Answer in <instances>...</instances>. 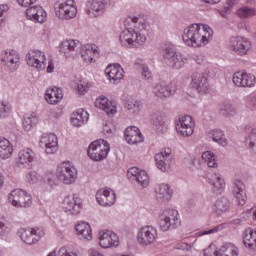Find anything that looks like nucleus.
Listing matches in <instances>:
<instances>
[{
  "instance_id": "obj_19",
  "label": "nucleus",
  "mask_w": 256,
  "mask_h": 256,
  "mask_svg": "<svg viewBox=\"0 0 256 256\" xmlns=\"http://www.w3.org/2000/svg\"><path fill=\"white\" fill-rule=\"evenodd\" d=\"M232 81L236 87H255L256 78L253 74L235 72Z\"/></svg>"
},
{
  "instance_id": "obj_38",
  "label": "nucleus",
  "mask_w": 256,
  "mask_h": 256,
  "mask_svg": "<svg viewBox=\"0 0 256 256\" xmlns=\"http://www.w3.org/2000/svg\"><path fill=\"white\" fill-rule=\"evenodd\" d=\"M219 256H239V248L232 243L223 244L218 250Z\"/></svg>"
},
{
  "instance_id": "obj_52",
  "label": "nucleus",
  "mask_w": 256,
  "mask_h": 256,
  "mask_svg": "<svg viewBox=\"0 0 256 256\" xmlns=\"http://www.w3.org/2000/svg\"><path fill=\"white\" fill-rule=\"evenodd\" d=\"M249 217H251V210L244 212L240 218L232 220L231 224L232 225H242V223H245V221H247V219H249Z\"/></svg>"
},
{
  "instance_id": "obj_37",
  "label": "nucleus",
  "mask_w": 256,
  "mask_h": 256,
  "mask_svg": "<svg viewBox=\"0 0 256 256\" xmlns=\"http://www.w3.org/2000/svg\"><path fill=\"white\" fill-rule=\"evenodd\" d=\"M124 109H126L127 113H130V115H139L143 109V103L133 99L127 100L124 104Z\"/></svg>"
},
{
  "instance_id": "obj_26",
  "label": "nucleus",
  "mask_w": 256,
  "mask_h": 256,
  "mask_svg": "<svg viewBox=\"0 0 256 256\" xmlns=\"http://www.w3.org/2000/svg\"><path fill=\"white\" fill-rule=\"evenodd\" d=\"M124 137L129 145L143 143V134H141V130L135 126L126 128L124 131Z\"/></svg>"
},
{
  "instance_id": "obj_32",
  "label": "nucleus",
  "mask_w": 256,
  "mask_h": 256,
  "mask_svg": "<svg viewBox=\"0 0 256 256\" xmlns=\"http://www.w3.org/2000/svg\"><path fill=\"white\" fill-rule=\"evenodd\" d=\"M243 244L247 249L256 250V230L246 228L242 234Z\"/></svg>"
},
{
  "instance_id": "obj_10",
  "label": "nucleus",
  "mask_w": 256,
  "mask_h": 256,
  "mask_svg": "<svg viewBox=\"0 0 256 256\" xmlns=\"http://www.w3.org/2000/svg\"><path fill=\"white\" fill-rule=\"evenodd\" d=\"M8 201L11 203V205H13V207L24 209L33 203L31 196L21 189L12 190L8 195Z\"/></svg>"
},
{
  "instance_id": "obj_42",
  "label": "nucleus",
  "mask_w": 256,
  "mask_h": 256,
  "mask_svg": "<svg viewBox=\"0 0 256 256\" xmlns=\"http://www.w3.org/2000/svg\"><path fill=\"white\" fill-rule=\"evenodd\" d=\"M231 207V203L229 202V199L222 197L218 200H216L214 204V210L216 213H227Z\"/></svg>"
},
{
  "instance_id": "obj_50",
  "label": "nucleus",
  "mask_w": 256,
  "mask_h": 256,
  "mask_svg": "<svg viewBox=\"0 0 256 256\" xmlns=\"http://www.w3.org/2000/svg\"><path fill=\"white\" fill-rule=\"evenodd\" d=\"M11 113V105L5 101L0 102V119L7 117Z\"/></svg>"
},
{
  "instance_id": "obj_63",
  "label": "nucleus",
  "mask_w": 256,
  "mask_h": 256,
  "mask_svg": "<svg viewBox=\"0 0 256 256\" xmlns=\"http://www.w3.org/2000/svg\"><path fill=\"white\" fill-rule=\"evenodd\" d=\"M227 5L225 6V11L226 13H229V11H231V8L233 7V5H235V0H227Z\"/></svg>"
},
{
  "instance_id": "obj_22",
  "label": "nucleus",
  "mask_w": 256,
  "mask_h": 256,
  "mask_svg": "<svg viewBox=\"0 0 256 256\" xmlns=\"http://www.w3.org/2000/svg\"><path fill=\"white\" fill-rule=\"evenodd\" d=\"M95 106L98 109L105 111L108 117H113V115L117 113V105L115 102L109 101V98L105 96H100L98 99H96Z\"/></svg>"
},
{
  "instance_id": "obj_28",
  "label": "nucleus",
  "mask_w": 256,
  "mask_h": 256,
  "mask_svg": "<svg viewBox=\"0 0 256 256\" xmlns=\"http://www.w3.org/2000/svg\"><path fill=\"white\" fill-rule=\"evenodd\" d=\"M232 193L238 205H245L247 201V195L245 194V184L241 180L234 181Z\"/></svg>"
},
{
  "instance_id": "obj_29",
  "label": "nucleus",
  "mask_w": 256,
  "mask_h": 256,
  "mask_svg": "<svg viewBox=\"0 0 256 256\" xmlns=\"http://www.w3.org/2000/svg\"><path fill=\"white\" fill-rule=\"evenodd\" d=\"M87 8V15L89 17H99V15H103L105 3L101 0H90L87 2Z\"/></svg>"
},
{
  "instance_id": "obj_8",
  "label": "nucleus",
  "mask_w": 256,
  "mask_h": 256,
  "mask_svg": "<svg viewBox=\"0 0 256 256\" xmlns=\"http://www.w3.org/2000/svg\"><path fill=\"white\" fill-rule=\"evenodd\" d=\"M251 47V41L241 36L232 37L228 45L229 51L239 57H245L251 51Z\"/></svg>"
},
{
  "instance_id": "obj_48",
  "label": "nucleus",
  "mask_w": 256,
  "mask_h": 256,
  "mask_svg": "<svg viewBox=\"0 0 256 256\" xmlns=\"http://www.w3.org/2000/svg\"><path fill=\"white\" fill-rule=\"evenodd\" d=\"M244 130H245V133L248 135L246 138L247 145H249V147H255L256 146V128H253L252 126H246Z\"/></svg>"
},
{
  "instance_id": "obj_36",
  "label": "nucleus",
  "mask_w": 256,
  "mask_h": 256,
  "mask_svg": "<svg viewBox=\"0 0 256 256\" xmlns=\"http://www.w3.org/2000/svg\"><path fill=\"white\" fill-rule=\"evenodd\" d=\"M11 155H13V144L5 138H0V159H9Z\"/></svg>"
},
{
  "instance_id": "obj_46",
  "label": "nucleus",
  "mask_w": 256,
  "mask_h": 256,
  "mask_svg": "<svg viewBox=\"0 0 256 256\" xmlns=\"http://www.w3.org/2000/svg\"><path fill=\"white\" fill-rule=\"evenodd\" d=\"M126 22L134 23V27L135 29H138V31H147V27H149V24L145 22L143 18H139L137 16L128 17Z\"/></svg>"
},
{
  "instance_id": "obj_18",
  "label": "nucleus",
  "mask_w": 256,
  "mask_h": 256,
  "mask_svg": "<svg viewBox=\"0 0 256 256\" xmlns=\"http://www.w3.org/2000/svg\"><path fill=\"white\" fill-rule=\"evenodd\" d=\"M96 200L102 207H111L115 205V191L111 190V188L100 189L96 193Z\"/></svg>"
},
{
  "instance_id": "obj_5",
  "label": "nucleus",
  "mask_w": 256,
  "mask_h": 256,
  "mask_svg": "<svg viewBox=\"0 0 256 256\" xmlns=\"http://www.w3.org/2000/svg\"><path fill=\"white\" fill-rule=\"evenodd\" d=\"M158 225L161 231H169L171 229H177L181 225V219H179V211L175 209H168L159 214Z\"/></svg>"
},
{
  "instance_id": "obj_17",
  "label": "nucleus",
  "mask_w": 256,
  "mask_h": 256,
  "mask_svg": "<svg viewBox=\"0 0 256 256\" xmlns=\"http://www.w3.org/2000/svg\"><path fill=\"white\" fill-rule=\"evenodd\" d=\"M63 209L68 215H79L81 213V199L75 194L66 196L63 200Z\"/></svg>"
},
{
  "instance_id": "obj_12",
  "label": "nucleus",
  "mask_w": 256,
  "mask_h": 256,
  "mask_svg": "<svg viewBox=\"0 0 256 256\" xmlns=\"http://www.w3.org/2000/svg\"><path fill=\"white\" fill-rule=\"evenodd\" d=\"M156 166L160 171L165 173L171 169V163H173V152L171 148H164L154 156Z\"/></svg>"
},
{
  "instance_id": "obj_9",
  "label": "nucleus",
  "mask_w": 256,
  "mask_h": 256,
  "mask_svg": "<svg viewBox=\"0 0 256 256\" xmlns=\"http://www.w3.org/2000/svg\"><path fill=\"white\" fill-rule=\"evenodd\" d=\"M175 129L179 137H191L195 131V120L190 115L181 116L176 121Z\"/></svg>"
},
{
  "instance_id": "obj_1",
  "label": "nucleus",
  "mask_w": 256,
  "mask_h": 256,
  "mask_svg": "<svg viewBox=\"0 0 256 256\" xmlns=\"http://www.w3.org/2000/svg\"><path fill=\"white\" fill-rule=\"evenodd\" d=\"M213 37V29L209 25L192 24L184 29L182 39L188 47H205Z\"/></svg>"
},
{
  "instance_id": "obj_27",
  "label": "nucleus",
  "mask_w": 256,
  "mask_h": 256,
  "mask_svg": "<svg viewBox=\"0 0 256 256\" xmlns=\"http://www.w3.org/2000/svg\"><path fill=\"white\" fill-rule=\"evenodd\" d=\"M45 100L49 105H58L63 100V90L53 87L46 90Z\"/></svg>"
},
{
  "instance_id": "obj_43",
  "label": "nucleus",
  "mask_w": 256,
  "mask_h": 256,
  "mask_svg": "<svg viewBox=\"0 0 256 256\" xmlns=\"http://www.w3.org/2000/svg\"><path fill=\"white\" fill-rule=\"evenodd\" d=\"M37 123H39V117H37V114L32 113L26 115L22 123L24 131H31V129H33V125H37Z\"/></svg>"
},
{
  "instance_id": "obj_44",
  "label": "nucleus",
  "mask_w": 256,
  "mask_h": 256,
  "mask_svg": "<svg viewBox=\"0 0 256 256\" xmlns=\"http://www.w3.org/2000/svg\"><path fill=\"white\" fill-rule=\"evenodd\" d=\"M202 161L210 168H217V156L211 151H205L201 155Z\"/></svg>"
},
{
  "instance_id": "obj_11",
  "label": "nucleus",
  "mask_w": 256,
  "mask_h": 256,
  "mask_svg": "<svg viewBox=\"0 0 256 256\" xmlns=\"http://www.w3.org/2000/svg\"><path fill=\"white\" fill-rule=\"evenodd\" d=\"M47 57L45 56V52L40 50H30L26 54V63L29 67H34L37 71H45L47 67Z\"/></svg>"
},
{
  "instance_id": "obj_59",
  "label": "nucleus",
  "mask_w": 256,
  "mask_h": 256,
  "mask_svg": "<svg viewBox=\"0 0 256 256\" xmlns=\"http://www.w3.org/2000/svg\"><path fill=\"white\" fill-rule=\"evenodd\" d=\"M7 11H9V6L5 4L0 5V25L5 21V13H7Z\"/></svg>"
},
{
  "instance_id": "obj_64",
  "label": "nucleus",
  "mask_w": 256,
  "mask_h": 256,
  "mask_svg": "<svg viewBox=\"0 0 256 256\" xmlns=\"http://www.w3.org/2000/svg\"><path fill=\"white\" fill-rule=\"evenodd\" d=\"M46 71H47V73H53V71H55V64H53V61L48 62Z\"/></svg>"
},
{
  "instance_id": "obj_23",
  "label": "nucleus",
  "mask_w": 256,
  "mask_h": 256,
  "mask_svg": "<svg viewBox=\"0 0 256 256\" xmlns=\"http://www.w3.org/2000/svg\"><path fill=\"white\" fill-rule=\"evenodd\" d=\"M125 71L119 64H110L105 69V75L108 77L110 83H119L124 77Z\"/></svg>"
},
{
  "instance_id": "obj_61",
  "label": "nucleus",
  "mask_w": 256,
  "mask_h": 256,
  "mask_svg": "<svg viewBox=\"0 0 256 256\" xmlns=\"http://www.w3.org/2000/svg\"><path fill=\"white\" fill-rule=\"evenodd\" d=\"M20 7H32L33 3H37V0H16Z\"/></svg>"
},
{
  "instance_id": "obj_20",
  "label": "nucleus",
  "mask_w": 256,
  "mask_h": 256,
  "mask_svg": "<svg viewBox=\"0 0 256 256\" xmlns=\"http://www.w3.org/2000/svg\"><path fill=\"white\" fill-rule=\"evenodd\" d=\"M2 61L10 71H17L21 65V56L17 50H8L2 56Z\"/></svg>"
},
{
  "instance_id": "obj_58",
  "label": "nucleus",
  "mask_w": 256,
  "mask_h": 256,
  "mask_svg": "<svg viewBox=\"0 0 256 256\" xmlns=\"http://www.w3.org/2000/svg\"><path fill=\"white\" fill-rule=\"evenodd\" d=\"M103 133H105V135H111V133H115V126L112 122H106V124L103 126Z\"/></svg>"
},
{
  "instance_id": "obj_13",
  "label": "nucleus",
  "mask_w": 256,
  "mask_h": 256,
  "mask_svg": "<svg viewBox=\"0 0 256 256\" xmlns=\"http://www.w3.org/2000/svg\"><path fill=\"white\" fill-rule=\"evenodd\" d=\"M99 245L102 249L119 247V236L110 230H100L98 232Z\"/></svg>"
},
{
  "instance_id": "obj_14",
  "label": "nucleus",
  "mask_w": 256,
  "mask_h": 256,
  "mask_svg": "<svg viewBox=\"0 0 256 256\" xmlns=\"http://www.w3.org/2000/svg\"><path fill=\"white\" fill-rule=\"evenodd\" d=\"M190 85L192 89H195L200 95H205L209 92V80L203 73L194 72L191 75Z\"/></svg>"
},
{
  "instance_id": "obj_24",
  "label": "nucleus",
  "mask_w": 256,
  "mask_h": 256,
  "mask_svg": "<svg viewBox=\"0 0 256 256\" xmlns=\"http://www.w3.org/2000/svg\"><path fill=\"white\" fill-rule=\"evenodd\" d=\"M40 143L45 147V152L48 155H53L58 149L57 136L55 134H44L41 137Z\"/></svg>"
},
{
  "instance_id": "obj_34",
  "label": "nucleus",
  "mask_w": 256,
  "mask_h": 256,
  "mask_svg": "<svg viewBox=\"0 0 256 256\" xmlns=\"http://www.w3.org/2000/svg\"><path fill=\"white\" fill-rule=\"evenodd\" d=\"M75 229L80 239H85L86 241H91V239H93V231L91 230V225H89V223H78Z\"/></svg>"
},
{
  "instance_id": "obj_39",
  "label": "nucleus",
  "mask_w": 256,
  "mask_h": 256,
  "mask_svg": "<svg viewBox=\"0 0 256 256\" xmlns=\"http://www.w3.org/2000/svg\"><path fill=\"white\" fill-rule=\"evenodd\" d=\"M18 236L26 243V245L35 244V238H33V228H20L18 230Z\"/></svg>"
},
{
  "instance_id": "obj_31",
  "label": "nucleus",
  "mask_w": 256,
  "mask_h": 256,
  "mask_svg": "<svg viewBox=\"0 0 256 256\" xmlns=\"http://www.w3.org/2000/svg\"><path fill=\"white\" fill-rule=\"evenodd\" d=\"M77 45L75 40H64L60 45V52L65 55V57H77Z\"/></svg>"
},
{
  "instance_id": "obj_21",
  "label": "nucleus",
  "mask_w": 256,
  "mask_h": 256,
  "mask_svg": "<svg viewBox=\"0 0 256 256\" xmlns=\"http://www.w3.org/2000/svg\"><path fill=\"white\" fill-rule=\"evenodd\" d=\"M26 17L34 23H45L47 21V12L41 6H30L26 9Z\"/></svg>"
},
{
  "instance_id": "obj_57",
  "label": "nucleus",
  "mask_w": 256,
  "mask_h": 256,
  "mask_svg": "<svg viewBox=\"0 0 256 256\" xmlns=\"http://www.w3.org/2000/svg\"><path fill=\"white\" fill-rule=\"evenodd\" d=\"M89 91V86L85 82H80L77 84L78 95H85Z\"/></svg>"
},
{
  "instance_id": "obj_4",
  "label": "nucleus",
  "mask_w": 256,
  "mask_h": 256,
  "mask_svg": "<svg viewBox=\"0 0 256 256\" xmlns=\"http://www.w3.org/2000/svg\"><path fill=\"white\" fill-rule=\"evenodd\" d=\"M56 177L64 185H73L77 181V168L69 161L61 162L57 167Z\"/></svg>"
},
{
  "instance_id": "obj_51",
  "label": "nucleus",
  "mask_w": 256,
  "mask_h": 256,
  "mask_svg": "<svg viewBox=\"0 0 256 256\" xmlns=\"http://www.w3.org/2000/svg\"><path fill=\"white\" fill-rule=\"evenodd\" d=\"M135 65H139L140 69H142L141 75L143 79L147 81L151 79V77H153V74L151 73V70H149L148 66H146L145 64H139L138 62H135Z\"/></svg>"
},
{
  "instance_id": "obj_47",
  "label": "nucleus",
  "mask_w": 256,
  "mask_h": 256,
  "mask_svg": "<svg viewBox=\"0 0 256 256\" xmlns=\"http://www.w3.org/2000/svg\"><path fill=\"white\" fill-rule=\"evenodd\" d=\"M236 14L240 19H249V17H256V8L241 7L236 11Z\"/></svg>"
},
{
  "instance_id": "obj_41",
  "label": "nucleus",
  "mask_w": 256,
  "mask_h": 256,
  "mask_svg": "<svg viewBox=\"0 0 256 256\" xmlns=\"http://www.w3.org/2000/svg\"><path fill=\"white\" fill-rule=\"evenodd\" d=\"M210 185L212 187L213 193H217L225 189V180L219 174H215L210 179Z\"/></svg>"
},
{
  "instance_id": "obj_40",
  "label": "nucleus",
  "mask_w": 256,
  "mask_h": 256,
  "mask_svg": "<svg viewBox=\"0 0 256 256\" xmlns=\"http://www.w3.org/2000/svg\"><path fill=\"white\" fill-rule=\"evenodd\" d=\"M208 137L212 139V141H215V143L222 145V147H226L227 145V138H225L223 131L219 129L210 131Z\"/></svg>"
},
{
  "instance_id": "obj_16",
  "label": "nucleus",
  "mask_w": 256,
  "mask_h": 256,
  "mask_svg": "<svg viewBox=\"0 0 256 256\" xmlns=\"http://www.w3.org/2000/svg\"><path fill=\"white\" fill-rule=\"evenodd\" d=\"M177 91V86L173 83L159 82L153 87V93L159 99H167L171 95H175Z\"/></svg>"
},
{
  "instance_id": "obj_3",
  "label": "nucleus",
  "mask_w": 256,
  "mask_h": 256,
  "mask_svg": "<svg viewBox=\"0 0 256 256\" xmlns=\"http://www.w3.org/2000/svg\"><path fill=\"white\" fill-rule=\"evenodd\" d=\"M119 40L123 47L137 48L145 45L147 37H145V34L130 28L121 32Z\"/></svg>"
},
{
  "instance_id": "obj_53",
  "label": "nucleus",
  "mask_w": 256,
  "mask_h": 256,
  "mask_svg": "<svg viewBox=\"0 0 256 256\" xmlns=\"http://www.w3.org/2000/svg\"><path fill=\"white\" fill-rule=\"evenodd\" d=\"M26 179L28 183L34 185L35 183H39V180L41 179V176L36 171L30 172L27 174Z\"/></svg>"
},
{
  "instance_id": "obj_6",
  "label": "nucleus",
  "mask_w": 256,
  "mask_h": 256,
  "mask_svg": "<svg viewBox=\"0 0 256 256\" xmlns=\"http://www.w3.org/2000/svg\"><path fill=\"white\" fill-rule=\"evenodd\" d=\"M163 61L172 69H182L187 63V57L181 53H177L175 48L168 46L162 51Z\"/></svg>"
},
{
  "instance_id": "obj_45",
  "label": "nucleus",
  "mask_w": 256,
  "mask_h": 256,
  "mask_svg": "<svg viewBox=\"0 0 256 256\" xmlns=\"http://www.w3.org/2000/svg\"><path fill=\"white\" fill-rule=\"evenodd\" d=\"M220 113L224 117H234V115H237V107L231 102H225L220 106Z\"/></svg>"
},
{
  "instance_id": "obj_33",
  "label": "nucleus",
  "mask_w": 256,
  "mask_h": 256,
  "mask_svg": "<svg viewBox=\"0 0 256 256\" xmlns=\"http://www.w3.org/2000/svg\"><path fill=\"white\" fill-rule=\"evenodd\" d=\"M33 161H35V152L26 148L18 152V163L24 165V167H31Z\"/></svg>"
},
{
  "instance_id": "obj_56",
  "label": "nucleus",
  "mask_w": 256,
  "mask_h": 256,
  "mask_svg": "<svg viewBox=\"0 0 256 256\" xmlns=\"http://www.w3.org/2000/svg\"><path fill=\"white\" fill-rule=\"evenodd\" d=\"M154 125L156 127V129H160L161 131H163V129H165V120H163V117L161 116H156L154 118Z\"/></svg>"
},
{
  "instance_id": "obj_15",
  "label": "nucleus",
  "mask_w": 256,
  "mask_h": 256,
  "mask_svg": "<svg viewBox=\"0 0 256 256\" xmlns=\"http://www.w3.org/2000/svg\"><path fill=\"white\" fill-rule=\"evenodd\" d=\"M140 245H151L157 241V229L153 226H143L137 234Z\"/></svg>"
},
{
  "instance_id": "obj_35",
  "label": "nucleus",
  "mask_w": 256,
  "mask_h": 256,
  "mask_svg": "<svg viewBox=\"0 0 256 256\" xmlns=\"http://www.w3.org/2000/svg\"><path fill=\"white\" fill-rule=\"evenodd\" d=\"M89 121V113L85 110H78L72 114L71 123L74 127H81Z\"/></svg>"
},
{
  "instance_id": "obj_49",
  "label": "nucleus",
  "mask_w": 256,
  "mask_h": 256,
  "mask_svg": "<svg viewBox=\"0 0 256 256\" xmlns=\"http://www.w3.org/2000/svg\"><path fill=\"white\" fill-rule=\"evenodd\" d=\"M135 181H137L138 185H141L143 188L149 187V175H147V172L144 170L139 173Z\"/></svg>"
},
{
  "instance_id": "obj_55",
  "label": "nucleus",
  "mask_w": 256,
  "mask_h": 256,
  "mask_svg": "<svg viewBox=\"0 0 256 256\" xmlns=\"http://www.w3.org/2000/svg\"><path fill=\"white\" fill-rule=\"evenodd\" d=\"M143 170H139V168L137 167H132L128 170L127 175H128V179H131V181H135L139 175V173H141Z\"/></svg>"
},
{
  "instance_id": "obj_7",
  "label": "nucleus",
  "mask_w": 256,
  "mask_h": 256,
  "mask_svg": "<svg viewBox=\"0 0 256 256\" xmlns=\"http://www.w3.org/2000/svg\"><path fill=\"white\" fill-rule=\"evenodd\" d=\"M111 147L109 143L105 140H96L92 142L87 150L88 157L92 159V161H103L109 155Z\"/></svg>"
},
{
  "instance_id": "obj_2",
  "label": "nucleus",
  "mask_w": 256,
  "mask_h": 256,
  "mask_svg": "<svg viewBox=\"0 0 256 256\" xmlns=\"http://www.w3.org/2000/svg\"><path fill=\"white\" fill-rule=\"evenodd\" d=\"M54 9L56 17L63 21H69L77 17V3L75 0H57Z\"/></svg>"
},
{
  "instance_id": "obj_25",
  "label": "nucleus",
  "mask_w": 256,
  "mask_h": 256,
  "mask_svg": "<svg viewBox=\"0 0 256 256\" xmlns=\"http://www.w3.org/2000/svg\"><path fill=\"white\" fill-rule=\"evenodd\" d=\"M80 53L85 63H95V57H99V50L95 44H86L82 46Z\"/></svg>"
},
{
  "instance_id": "obj_54",
  "label": "nucleus",
  "mask_w": 256,
  "mask_h": 256,
  "mask_svg": "<svg viewBox=\"0 0 256 256\" xmlns=\"http://www.w3.org/2000/svg\"><path fill=\"white\" fill-rule=\"evenodd\" d=\"M32 235L35 243H37L41 237H45V230L43 228H32Z\"/></svg>"
},
{
  "instance_id": "obj_60",
  "label": "nucleus",
  "mask_w": 256,
  "mask_h": 256,
  "mask_svg": "<svg viewBox=\"0 0 256 256\" xmlns=\"http://www.w3.org/2000/svg\"><path fill=\"white\" fill-rule=\"evenodd\" d=\"M204 256H219V250L210 246L204 250Z\"/></svg>"
},
{
  "instance_id": "obj_30",
  "label": "nucleus",
  "mask_w": 256,
  "mask_h": 256,
  "mask_svg": "<svg viewBox=\"0 0 256 256\" xmlns=\"http://www.w3.org/2000/svg\"><path fill=\"white\" fill-rule=\"evenodd\" d=\"M171 197H173L171 186L165 183L160 184L156 190V199L162 203H167V201H171Z\"/></svg>"
},
{
  "instance_id": "obj_62",
  "label": "nucleus",
  "mask_w": 256,
  "mask_h": 256,
  "mask_svg": "<svg viewBox=\"0 0 256 256\" xmlns=\"http://www.w3.org/2000/svg\"><path fill=\"white\" fill-rule=\"evenodd\" d=\"M217 231H219V226H215L214 228L209 230L200 231L199 235H211L213 233H217Z\"/></svg>"
}]
</instances>
